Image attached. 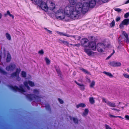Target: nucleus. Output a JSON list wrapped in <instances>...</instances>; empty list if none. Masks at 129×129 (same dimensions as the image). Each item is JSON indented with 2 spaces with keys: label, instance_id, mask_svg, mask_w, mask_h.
<instances>
[{
  "label": "nucleus",
  "instance_id": "obj_12",
  "mask_svg": "<svg viewBox=\"0 0 129 129\" xmlns=\"http://www.w3.org/2000/svg\"><path fill=\"white\" fill-rule=\"evenodd\" d=\"M48 9H49L50 10H53L55 7V5L54 3L50 2V1L48 2Z\"/></svg>",
  "mask_w": 129,
  "mask_h": 129
},
{
  "label": "nucleus",
  "instance_id": "obj_52",
  "mask_svg": "<svg viewBox=\"0 0 129 129\" xmlns=\"http://www.w3.org/2000/svg\"><path fill=\"white\" fill-rule=\"evenodd\" d=\"M17 80L18 81H19L20 80H21V78H20L19 77V76H18L17 77Z\"/></svg>",
  "mask_w": 129,
  "mask_h": 129
},
{
  "label": "nucleus",
  "instance_id": "obj_33",
  "mask_svg": "<svg viewBox=\"0 0 129 129\" xmlns=\"http://www.w3.org/2000/svg\"><path fill=\"white\" fill-rule=\"evenodd\" d=\"M115 22L114 20H113L110 24V26L111 27H113L115 25Z\"/></svg>",
  "mask_w": 129,
  "mask_h": 129
},
{
  "label": "nucleus",
  "instance_id": "obj_54",
  "mask_svg": "<svg viewBox=\"0 0 129 129\" xmlns=\"http://www.w3.org/2000/svg\"><path fill=\"white\" fill-rule=\"evenodd\" d=\"M110 117H113L114 118L117 117V116H114L112 115H110Z\"/></svg>",
  "mask_w": 129,
  "mask_h": 129
},
{
  "label": "nucleus",
  "instance_id": "obj_4",
  "mask_svg": "<svg viewBox=\"0 0 129 129\" xmlns=\"http://www.w3.org/2000/svg\"><path fill=\"white\" fill-rule=\"evenodd\" d=\"M26 97L30 101L33 100H35L38 101H41L40 98L39 96L35 95L34 94H28L27 95Z\"/></svg>",
  "mask_w": 129,
  "mask_h": 129
},
{
  "label": "nucleus",
  "instance_id": "obj_25",
  "mask_svg": "<svg viewBox=\"0 0 129 129\" xmlns=\"http://www.w3.org/2000/svg\"><path fill=\"white\" fill-rule=\"evenodd\" d=\"M69 3L72 5H75L76 2L77 0H69Z\"/></svg>",
  "mask_w": 129,
  "mask_h": 129
},
{
  "label": "nucleus",
  "instance_id": "obj_14",
  "mask_svg": "<svg viewBox=\"0 0 129 129\" xmlns=\"http://www.w3.org/2000/svg\"><path fill=\"white\" fill-rule=\"evenodd\" d=\"M70 118L71 120L73 121L74 123L76 124H78V120L76 117H70Z\"/></svg>",
  "mask_w": 129,
  "mask_h": 129
},
{
  "label": "nucleus",
  "instance_id": "obj_19",
  "mask_svg": "<svg viewBox=\"0 0 129 129\" xmlns=\"http://www.w3.org/2000/svg\"><path fill=\"white\" fill-rule=\"evenodd\" d=\"M123 35L126 38V41L127 43L129 42V38L127 34L124 31L123 33Z\"/></svg>",
  "mask_w": 129,
  "mask_h": 129
},
{
  "label": "nucleus",
  "instance_id": "obj_56",
  "mask_svg": "<svg viewBox=\"0 0 129 129\" xmlns=\"http://www.w3.org/2000/svg\"><path fill=\"white\" fill-rule=\"evenodd\" d=\"M129 3V0L127 1L125 3V4H127Z\"/></svg>",
  "mask_w": 129,
  "mask_h": 129
},
{
  "label": "nucleus",
  "instance_id": "obj_30",
  "mask_svg": "<svg viewBox=\"0 0 129 129\" xmlns=\"http://www.w3.org/2000/svg\"><path fill=\"white\" fill-rule=\"evenodd\" d=\"M81 70L83 72L85 73V74H89L90 73L88 71L86 70L83 69L82 68L81 69Z\"/></svg>",
  "mask_w": 129,
  "mask_h": 129
},
{
  "label": "nucleus",
  "instance_id": "obj_6",
  "mask_svg": "<svg viewBox=\"0 0 129 129\" xmlns=\"http://www.w3.org/2000/svg\"><path fill=\"white\" fill-rule=\"evenodd\" d=\"M96 48L98 51L99 52H103L105 48V46L103 43H99L96 46Z\"/></svg>",
  "mask_w": 129,
  "mask_h": 129
},
{
  "label": "nucleus",
  "instance_id": "obj_10",
  "mask_svg": "<svg viewBox=\"0 0 129 129\" xmlns=\"http://www.w3.org/2000/svg\"><path fill=\"white\" fill-rule=\"evenodd\" d=\"M24 84L25 86L27 87L28 90H29L30 89V87L28 86V84L31 87H33L34 86V83L33 82L29 81H26L24 82Z\"/></svg>",
  "mask_w": 129,
  "mask_h": 129
},
{
  "label": "nucleus",
  "instance_id": "obj_16",
  "mask_svg": "<svg viewBox=\"0 0 129 129\" xmlns=\"http://www.w3.org/2000/svg\"><path fill=\"white\" fill-rule=\"evenodd\" d=\"M79 86V88L82 90H84V85L83 84H81L78 83L76 81H74Z\"/></svg>",
  "mask_w": 129,
  "mask_h": 129
},
{
  "label": "nucleus",
  "instance_id": "obj_18",
  "mask_svg": "<svg viewBox=\"0 0 129 129\" xmlns=\"http://www.w3.org/2000/svg\"><path fill=\"white\" fill-rule=\"evenodd\" d=\"M35 4L39 5L42 2V0H31Z\"/></svg>",
  "mask_w": 129,
  "mask_h": 129
},
{
  "label": "nucleus",
  "instance_id": "obj_49",
  "mask_svg": "<svg viewBox=\"0 0 129 129\" xmlns=\"http://www.w3.org/2000/svg\"><path fill=\"white\" fill-rule=\"evenodd\" d=\"M115 10L118 12H120L121 11V10L119 8H116L115 9Z\"/></svg>",
  "mask_w": 129,
  "mask_h": 129
},
{
  "label": "nucleus",
  "instance_id": "obj_50",
  "mask_svg": "<svg viewBox=\"0 0 129 129\" xmlns=\"http://www.w3.org/2000/svg\"><path fill=\"white\" fill-rule=\"evenodd\" d=\"M125 117L127 120H129V116L128 115H126L125 116Z\"/></svg>",
  "mask_w": 129,
  "mask_h": 129
},
{
  "label": "nucleus",
  "instance_id": "obj_58",
  "mask_svg": "<svg viewBox=\"0 0 129 129\" xmlns=\"http://www.w3.org/2000/svg\"><path fill=\"white\" fill-rule=\"evenodd\" d=\"M2 14L0 13V19H1L2 18Z\"/></svg>",
  "mask_w": 129,
  "mask_h": 129
},
{
  "label": "nucleus",
  "instance_id": "obj_51",
  "mask_svg": "<svg viewBox=\"0 0 129 129\" xmlns=\"http://www.w3.org/2000/svg\"><path fill=\"white\" fill-rule=\"evenodd\" d=\"M120 19V17H117L116 19V21L117 22H118V21H119Z\"/></svg>",
  "mask_w": 129,
  "mask_h": 129
},
{
  "label": "nucleus",
  "instance_id": "obj_36",
  "mask_svg": "<svg viewBox=\"0 0 129 129\" xmlns=\"http://www.w3.org/2000/svg\"><path fill=\"white\" fill-rule=\"evenodd\" d=\"M115 51L114 50H113V52L109 56L106 58V59H109L111 56L113 54L115 53Z\"/></svg>",
  "mask_w": 129,
  "mask_h": 129
},
{
  "label": "nucleus",
  "instance_id": "obj_38",
  "mask_svg": "<svg viewBox=\"0 0 129 129\" xmlns=\"http://www.w3.org/2000/svg\"><path fill=\"white\" fill-rule=\"evenodd\" d=\"M39 90H36V89H34V93L35 94H39Z\"/></svg>",
  "mask_w": 129,
  "mask_h": 129
},
{
  "label": "nucleus",
  "instance_id": "obj_5",
  "mask_svg": "<svg viewBox=\"0 0 129 129\" xmlns=\"http://www.w3.org/2000/svg\"><path fill=\"white\" fill-rule=\"evenodd\" d=\"M48 2L47 3L44 2H42L39 5H40L41 9L45 11H47L48 10Z\"/></svg>",
  "mask_w": 129,
  "mask_h": 129
},
{
  "label": "nucleus",
  "instance_id": "obj_23",
  "mask_svg": "<svg viewBox=\"0 0 129 129\" xmlns=\"http://www.w3.org/2000/svg\"><path fill=\"white\" fill-rule=\"evenodd\" d=\"M11 56L10 55L9 53H8L7 54V62H9L11 60Z\"/></svg>",
  "mask_w": 129,
  "mask_h": 129
},
{
  "label": "nucleus",
  "instance_id": "obj_26",
  "mask_svg": "<svg viewBox=\"0 0 129 129\" xmlns=\"http://www.w3.org/2000/svg\"><path fill=\"white\" fill-rule=\"evenodd\" d=\"M103 73L110 77H113V76L112 74L109 72H106L104 71L103 72Z\"/></svg>",
  "mask_w": 129,
  "mask_h": 129
},
{
  "label": "nucleus",
  "instance_id": "obj_60",
  "mask_svg": "<svg viewBox=\"0 0 129 129\" xmlns=\"http://www.w3.org/2000/svg\"><path fill=\"white\" fill-rule=\"evenodd\" d=\"M127 71L129 72V68L127 69Z\"/></svg>",
  "mask_w": 129,
  "mask_h": 129
},
{
  "label": "nucleus",
  "instance_id": "obj_37",
  "mask_svg": "<svg viewBox=\"0 0 129 129\" xmlns=\"http://www.w3.org/2000/svg\"><path fill=\"white\" fill-rule=\"evenodd\" d=\"M21 71L20 69V68H17L16 71V72L18 75L19 73Z\"/></svg>",
  "mask_w": 129,
  "mask_h": 129
},
{
  "label": "nucleus",
  "instance_id": "obj_35",
  "mask_svg": "<svg viewBox=\"0 0 129 129\" xmlns=\"http://www.w3.org/2000/svg\"><path fill=\"white\" fill-rule=\"evenodd\" d=\"M7 14L10 17H11L12 19H13L14 18V16L10 14V11H7Z\"/></svg>",
  "mask_w": 129,
  "mask_h": 129
},
{
  "label": "nucleus",
  "instance_id": "obj_21",
  "mask_svg": "<svg viewBox=\"0 0 129 129\" xmlns=\"http://www.w3.org/2000/svg\"><path fill=\"white\" fill-rule=\"evenodd\" d=\"M89 110L87 109H86L84 110V112L82 114L83 116H86L88 114Z\"/></svg>",
  "mask_w": 129,
  "mask_h": 129
},
{
  "label": "nucleus",
  "instance_id": "obj_13",
  "mask_svg": "<svg viewBox=\"0 0 129 129\" xmlns=\"http://www.w3.org/2000/svg\"><path fill=\"white\" fill-rule=\"evenodd\" d=\"M63 44L66 46H69V45H73L74 46H77V47H79L80 46V44H79L73 45L72 44H70L67 41H64V42H63Z\"/></svg>",
  "mask_w": 129,
  "mask_h": 129
},
{
  "label": "nucleus",
  "instance_id": "obj_42",
  "mask_svg": "<svg viewBox=\"0 0 129 129\" xmlns=\"http://www.w3.org/2000/svg\"><path fill=\"white\" fill-rule=\"evenodd\" d=\"M44 29L47 31V32L50 34H52V31L50 30H48L46 28H44Z\"/></svg>",
  "mask_w": 129,
  "mask_h": 129
},
{
  "label": "nucleus",
  "instance_id": "obj_48",
  "mask_svg": "<svg viewBox=\"0 0 129 129\" xmlns=\"http://www.w3.org/2000/svg\"><path fill=\"white\" fill-rule=\"evenodd\" d=\"M64 41L61 40L60 39H59L58 40V42L59 43H60L61 44H63V42H64Z\"/></svg>",
  "mask_w": 129,
  "mask_h": 129
},
{
  "label": "nucleus",
  "instance_id": "obj_57",
  "mask_svg": "<svg viewBox=\"0 0 129 129\" xmlns=\"http://www.w3.org/2000/svg\"><path fill=\"white\" fill-rule=\"evenodd\" d=\"M8 15V14H7V13L6 14H5L4 15V16H5V17H6L7 15Z\"/></svg>",
  "mask_w": 129,
  "mask_h": 129
},
{
  "label": "nucleus",
  "instance_id": "obj_29",
  "mask_svg": "<svg viewBox=\"0 0 129 129\" xmlns=\"http://www.w3.org/2000/svg\"><path fill=\"white\" fill-rule=\"evenodd\" d=\"M56 70L58 76L60 77H61L62 75L60 70L59 69H56Z\"/></svg>",
  "mask_w": 129,
  "mask_h": 129
},
{
  "label": "nucleus",
  "instance_id": "obj_9",
  "mask_svg": "<svg viewBox=\"0 0 129 129\" xmlns=\"http://www.w3.org/2000/svg\"><path fill=\"white\" fill-rule=\"evenodd\" d=\"M20 88L17 87L15 86L14 87L11 86V88L13 90L16 91L20 92H24L25 91L23 88V86L21 85L19 86Z\"/></svg>",
  "mask_w": 129,
  "mask_h": 129
},
{
  "label": "nucleus",
  "instance_id": "obj_62",
  "mask_svg": "<svg viewBox=\"0 0 129 129\" xmlns=\"http://www.w3.org/2000/svg\"><path fill=\"white\" fill-rule=\"evenodd\" d=\"M122 109H123V107H122Z\"/></svg>",
  "mask_w": 129,
  "mask_h": 129
},
{
  "label": "nucleus",
  "instance_id": "obj_46",
  "mask_svg": "<svg viewBox=\"0 0 129 129\" xmlns=\"http://www.w3.org/2000/svg\"><path fill=\"white\" fill-rule=\"evenodd\" d=\"M58 100L60 104H62L63 103V101L61 99L59 98L58 99Z\"/></svg>",
  "mask_w": 129,
  "mask_h": 129
},
{
  "label": "nucleus",
  "instance_id": "obj_47",
  "mask_svg": "<svg viewBox=\"0 0 129 129\" xmlns=\"http://www.w3.org/2000/svg\"><path fill=\"white\" fill-rule=\"evenodd\" d=\"M39 53L41 54H43L44 53V52L43 50H41L39 51Z\"/></svg>",
  "mask_w": 129,
  "mask_h": 129
},
{
  "label": "nucleus",
  "instance_id": "obj_32",
  "mask_svg": "<svg viewBox=\"0 0 129 129\" xmlns=\"http://www.w3.org/2000/svg\"><path fill=\"white\" fill-rule=\"evenodd\" d=\"M0 71L1 73L4 74H6L7 73L6 72L1 68H0Z\"/></svg>",
  "mask_w": 129,
  "mask_h": 129
},
{
  "label": "nucleus",
  "instance_id": "obj_45",
  "mask_svg": "<svg viewBox=\"0 0 129 129\" xmlns=\"http://www.w3.org/2000/svg\"><path fill=\"white\" fill-rule=\"evenodd\" d=\"M106 129H112L107 124L105 125Z\"/></svg>",
  "mask_w": 129,
  "mask_h": 129
},
{
  "label": "nucleus",
  "instance_id": "obj_44",
  "mask_svg": "<svg viewBox=\"0 0 129 129\" xmlns=\"http://www.w3.org/2000/svg\"><path fill=\"white\" fill-rule=\"evenodd\" d=\"M129 14L128 13H126L124 15V17L125 18H127L129 16Z\"/></svg>",
  "mask_w": 129,
  "mask_h": 129
},
{
  "label": "nucleus",
  "instance_id": "obj_3",
  "mask_svg": "<svg viewBox=\"0 0 129 129\" xmlns=\"http://www.w3.org/2000/svg\"><path fill=\"white\" fill-rule=\"evenodd\" d=\"M81 45L84 47H89L93 50L96 49L95 43L93 42L89 43L88 40L86 38L82 39L81 41Z\"/></svg>",
  "mask_w": 129,
  "mask_h": 129
},
{
  "label": "nucleus",
  "instance_id": "obj_41",
  "mask_svg": "<svg viewBox=\"0 0 129 129\" xmlns=\"http://www.w3.org/2000/svg\"><path fill=\"white\" fill-rule=\"evenodd\" d=\"M45 107L47 110H50V108L49 106V105H46L45 106Z\"/></svg>",
  "mask_w": 129,
  "mask_h": 129
},
{
  "label": "nucleus",
  "instance_id": "obj_55",
  "mask_svg": "<svg viewBox=\"0 0 129 129\" xmlns=\"http://www.w3.org/2000/svg\"><path fill=\"white\" fill-rule=\"evenodd\" d=\"M112 110H115V111H119L120 110H118V109H115V108H113L112 109Z\"/></svg>",
  "mask_w": 129,
  "mask_h": 129
},
{
  "label": "nucleus",
  "instance_id": "obj_61",
  "mask_svg": "<svg viewBox=\"0 0 129 129\" xmlns=\"http://www.w3.org/2000/svg\"><path fill=\"white\" fill-rule=\"evenodd\" d=\"M118 103H118L119 104H120V103H121L120 102H118Z\"/></svg>",
  "mask_w": 129,
  "mask_h": 129
},
{
  "label": "nucleus",
  "instance_id": "obj_34",
  "mask_svg": "<svg viewBox=\"0 0 129 129\" xmlns=\"http://www.w3.org/2000/svg\"><path fill=\"white\" fill-rule=\"evenodd\" d=\"M95 84V82L94 81H93L90 85V86L91 87L93 88V87Z\"/></svg>",
  "mask_w": 129,
  "mask_h": 129
},
{
  "label": "nucleus",
  "instance_id": "obj_27",
  "mask_svg": "<svg viewBox=\"0 0 129 129\" xmlns=\"http://www.w3.org/2000/svg\"><path fill=\"white\" fill-rule=\"evenodd\" d=\"M45 59L46 61V62L47 64V65H49L50 62V60L48 58L46 57L45 58Z\"/></svg>",
  "mask_w": 129,
  "mask_h": 129
},
{
  "label": "nucleus",
  "instance_id": "obj_40",
  "mask_svg": "<svg viewBox=\"0 0 129 129\" xmlns=\"http://www.w3.org/2000/svg\"><path fill=\"white\" fill-rule=\"evenodd\" d=\"M18 75L16 72L13 73L11 74V77H13L14 76H17Z\"/></svg>",
  "mask_w": 129,
  "mask_h": 129
},
{
  "label": "nucleus",
  "instance_id": "obj_53",
  "mask_svg": "<svg viewBox=\"0 0 129 129\" xmlns=\"http://www.w3.org/2000/svg\"><path fill=\"white\" fill-rule=\"evenodd\" d=\"M103 102H105V103H107V102L106 100V99H105L103 98Z\"/></svg>",
  "mask_w": 129,
  "mask_h": 129
},
{
  "label": "nucleus",
  "instance_id": "obj_8",
  "mask_svg": "<svg viewBox=\"0 0 129 129\" xmlns=\"http://www.w3.org/2000/svg\"><path fill=\"white\" fill-rule=\"evenodd\" d=\"M108 63L110 65L113 67H119L121 65L120 62L115 61H110Z\"/></svg>",
  "mask_w": 129,
  "mask_h": 129
},
{
  "label": "nucleus",
  "instance_id": "obj_31",
  "mask_svg": "<svg viewBox=\"0 0 129 129\" xmlns=\"http://www.w3.org/2000/svg\"><path fill=\"white\" fill-rule=\"evenodd\" d=\"M21 75L23 77L25 78L26 76V73L24 71H22Z\"/></svg>",
  "mask_w": 129,
  "mask_h": 129
},
{
  "label": "nucleus",
  "instance_id": "obj_1",
  "mask_svg": "<svg viewBox=\"0 0 129 129\" xmlns=\"http://www.w3.org/2000/svg\"><path fill=\"white\" fill-rule=\"evenodd\" d=\"M96 0H91L88 2L85 3L83 5L80 3H77L75 6L76 11L72 12V14L71 17L74 19L75 18H80L81 17L82 13L84 14L87 12L89 7L93 8L95 6Z\"/></svg>",
  "mask_w": 129,
  "mask_h": 129
},
{
  "label": "nucleus",
  "instance_id": "obj_24",
  "mask_svg": "<svg viewBox=\"0 0 129 129\" xmlns=\"http://www.w3.org/2000/svg\"><path fill=\"white\" fill-rule=\"evenodd\" d=\"M89 101L91 104H93L95 103V101L93 97H90L89 98Z\"/></svg>",
  "mask_w": 129,
  "mask_h": 129
},
{
  "label": "nucleus",
  "instance_id": "obj_2",
  "mask_svg": "<svg viewBox=\"0 0 129 129\" xmlns=\"http://www.w3.org/2000/svg\"><path fill=\"white\" fill-rule=\"evenodd\" d=\"M76 11L75 7L71 6H67L64 9V11L62 10H59L56 12L55 14V16L57 19L59 20H62L65 18V15L66 14L67 16L73 20L78 19V18H75L74 19L71 17L73 14L72 12Z\"/></svg>",
  "mask_w": 129,
  "mask_h": 129
},
{
  "label": "nucleus",
  "instance_id": "obj_11",
  "mask_svg": "<svg viewBox=\"0 0 129 129\" xmlns=\"http://www.w3.org/2000/svg\"><path fill=\"white\" fill-rule=\"evenodd\" d=\"M16 67L15 64L11 63L9 66L6 67V69L8 71H12L14 70Z\"/></svg>",
  "mask_w": 129,
  "mask_h": 129
},
{
  "label": "nucleus",
  "instance_id": "obj_28",
  "mask_svg": "<svg viewBox=\"0 0 129 129\" xmlns=\"http://www.w3.org/2000/svg\"><path fill=\"white\" fill-rule=\"evenodd\" d=\"M6 36L7 39L9 40H10L11 39V37L10 35L8 33H6Z\"/></svg>",
  "mask_w": 129,
  "mask_h": 129
},
{
  "label": "nucleus",
  "instance_id": "obj_20",
  "mask_svg": "<svg viewBox=\"0 0 129 129\" xmlns=\"http://www.w3.org/2000/svg\"><path fill=\"white\" fill-rule=\"evenodd\" d=\"M76 107L77 108H79V107L84 108L86 107V105L84 103H81L77 105Z\"/></svg>",
  "mask_w": 129,
  "mask_h": 129
},
{
  "label": "nucleus",
  "instance_id": "obj_17",
  "mask_svg": "<svg viewBox=\"0 0 129 129\" xmlns=\"http://www.w3.org/2000/svg\"><path fill=\"white\" fill-rule=\"evenodd\" d=\"M107 104L110 107H115L116 106L115 103L112 102H108L107 103Z\"/></svg>",
  "mask_w": 129,
  "mask_h": 129
},
{
  "label": "nucleus",
  "instance_id": "obj_7",
  "mask_svg": "<svg viewBox=\"0 0 129 129\" xmlns=\"http://www.w3.org/2000/svg\"><path fill=\"white\" fill-rule=\"evenodd\" d=\"M129 24V19H124L119 25V27L122 28L124 27V25L126 26Z\"/></svg>",
  "mask_w": 129,
  "mask_h": 129
},
{
  "label": "nucleus",
  "instance_id": "obj_15",
  "mask_svg": "<svg viewBox=\"0 0 129 129\" xmlns=\"http://www.w3.org/2000/svg\"><path fill=\"white\" fill-rule=\"evenodd\" d=\"M84 50L85 52L89 56L92 55L93 54V52L91 51L89 49H85Z\"/></svg>",
  "mask_w": 129,
  "mask_h": 129
},
{
  "label": "nucleus",
  "instance_id": "obj_22",
  "mask_svg": "<svg viewBox=\"0 0 129 129\" xmlns=\"http://www.w3.org/2000/svg\"><path fill=\"white\" fill-rule=\"evenodd\" d=\"M57 34L61 36H64L67 37H71L69 35H68L67 34L65 33H61L59 32H58Z\"/></svg>",
  "mask_w": 129,
  "mask_h": 129
},
{
  "label": "nucleus",
  "instance_id": "obj_59",
  "mask_svg": "<svg viewBox=\"0 0 129 129\" xmlns=\"http://www.w3.org/2000/svg\"><path fill=\"white\" fill-rule=\"evenodd\" d=\"M117 117H119L120 118H121L122 117L121 116H117Z\"/></svg>",
  "mask_w": 129,
  "mask_h": 129
},
{
  "label": "nucleus",
  "instance_id": "obj_39",
  "mask_svg": "<svg viewBox=\"0 0 129 129\" xmlns=\"http://www.w3.org/2000/svg\"><path fill=\"white\" fill-rule=\"evenodd\" d=\"M71 36L72 37L74 38H75V40H79L81 39V37L80 36L77 37L75 38V36Z\"/></svg>",
  "mask_w": 129,
  "mask_h": 129
},
{
  "label": "nucleus",
  "instance_id": "obj_43",
  "mask_svg": "<svg viewBox=\"0 0 129 129\" xmlns=\"http://www.w3.org/2000/svg\"><path fill=\"white\" fill-rule=\"evenodd\" d=\"M123 75L125 78L129 79V75L125 74H124Z\"/></svg>",
  "mask_w": 129,
  "mask_h": 129
}]
</instances>
